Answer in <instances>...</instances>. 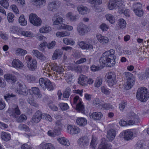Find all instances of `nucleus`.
<instances>
[{
	"label": "nucleus",
	"instance_id": "obj_1",
	"mask_svg": "<svg viewBox=\"0 0 149 149\" xmlns=\"http://www.w3.org/2000/svg\"><path fill=\"white\" fill-rule=\"evenodd\" d=\"M115 53L114 50L111 49L103 53L99 61L102 65L110 67L113 66L115 63Z\"/></svg>",
	"mask_w": 149,
	"mask_h": 149
},
{
	"label": "nucleus",
	"instance_id": "obj_2",
	"mask_svg": "<svg viewBox=\"0 0 149 149\" xmlns=\"http://www.w3.org/2000/svg\"><path fill=\"white\" fill-rule=\"evenodd\" d=\"M137 99L141 102H146L149 97V91L145 87L139 88L136 95Z\"/></svg>",
	"mask_w": 149,
	"mask_h": 149
},
{
	"label": "nucleus",
	"instance_id": "obj_3",
	"mask_svg": "<svg viewBox=\"0 0 149 149\" xmlns=\"http://www.w3.org/2000/svg\"><path fill=\"white\" fill-rule=\"evenodd\" d=\"M54 21L53 23L54 25H58L57 26V28L58 30L61 29H67L69 31H71L73 28L72 26L64 24H60L61 22H63V19L62 17H59L57 16V14L54 15L52 19Z\"/></svg>",
	"mask_w": 149,
	"mask_h": 149
},
{
	"label": "nucleus",
	"instance_id": "obj_4",
	"mask_svg": "<svg viewBox=\"0 0 149 149\" xmlns=\"http://www.w3.org/2000/svg\"><path fill=\"white\" fill-rule=\"evenodd\" d=\"M39 81L40 86L43 90L47 89L50 91L54 90L52 82L48 79L41 78L39 79Z\"/></svg>",
	"mask_w": 149,
	"mask_h": 149
},
{
	"label": "nucleus",
	"instance_id": "obj_5",
	"mask_svg": "<svg viewBox=\"0 0 149 149\" xmlns=\"http://www.w3.org/2000/svg\"><path fill=\"white\" fill-rule=\"evenodd\" d=\"M82 103V102L79 99V96H76L74 97L73 105H75L77 110L83 113L84 112L85 110Z\"/></svg>",
	"mask_w": 149,
	"mask_h": 149
},
{
	"label": "nucleus",
	"instance_id": "obj_6",
	"mask_svg": "<svg viewBox=\"0 0 149 149\" xmlns=\"http://www.w3.org/2000/svg\"><path fill=\"white\" fill-rule=\"evenodd\" d=\"M125 74L127 81V84L125 86V89L128 90L131 88L134 84V77L133 74L131 73L125 72Z\"/></svg>",
	"mask_w": 149,
	"mask_h": 149
},
{
	"label": "nucleus",
	"instance_id": "obj_7",
	"mask_svg": "<svg viewBox=\"0 0 149 149\" xmlns=\"http://www.w3.org/2000/svg\"><path fill=\"white\" fill-rule=\"evenodd\" d=\"M106 76L107 79V82L109 86L112 87L116 84L117 81L116 79V75L114 73L109 72L107 73Z\"/></svg>",
	"mask_w": 149,
	"mask_h": 149
},
{
	"label": "nucleus",
	"instance_id": "obj_8",
	"mask_svg": "<svg viewBox=\"0 0 149 149\" xmlns=\"http://www.w3.org/2000/svg\"><path fill=\"white\" fill-rule=\"evenodd\" d=\"M128 116L130 119L128 121V124L129 125H131L135 123H138L139 121V116L133 112H130L128 113Z\"/></svg>",
	"mask_w": 149,
	"mask_h": 149
},
{
	"label": "nucleus",
	"instance_id": "obj_9",
	"mask_svg": "<svg viewBox=\"0 0 149 149\" xmlns=\"http://www.w3.org/2000/svg\"><path fill=\"white\" fill-rule=\"evenodd\" d=\"M29 19L31 23L34 26H38L41 25V20L36 14H31L29 16Z\"/></svg>",
	"mask_w": 149,
	"mask_h": 149
},
{
	"label": "nucleus",
	"instance_id": "obj_10",
	"mask_svg": "<svg viewBox=\"0 0 149 149\" xmlns=\"http://www.w3.org/2000/svg\"><path fill=\"white\" fill-rule=\"evenodd\" d=\"M61 4V2L58 1H52L48 3L47 9L49 11H52L58 8L60 6Z\"/></svg>",
	"mask_w": 149,
	"mask_h": 149
},
{
	"label": "nucleus",
	"instance_id": "obj_11",
	"mask_svg": "<svg viewBox=\"0 0 149 149\" xmlns=\"http://www.w3.org/2000/svg\"><path fill=\"white\" fill-rule=\"evenodd\" d=\"M77 143L80 147L85 148L89 144V139L86 136L81 137L78 139Z\"/></svg>",
	"mask_w": 149,
	"mask_h": 149
},
{
	"label": "nucleus",
	"instance_id": "obj_12",
	"mask_svg": "<svg viewBox=\"0 0 149 149\" xmlns=\"http://www.w3.org/2000/svg\"><path fill=\"white\" fill-rule=\"evenodd\" d=\"M77 30L79 35L83 36L87 33L88 28L86 25L81 23H80L77 26Z\"/></svg>",
	"mask_w": 149,
	"mask_h": 149
},
{
	"label": "nucleus",
	"instance_id": "obj_13",
	"mask_svg": "<svg viewBox=\"0 0 149 149\" xmlns=\"http://www.w3.org/2000/svg\"><path fill=\"white\" fill-rule=\"evenodd\" d=\"M68 132L72 135L77 134L79 133L80 131L79 128L77 126L72 125H70L67 128Z\"/></svg>",
	"mask_w": 149,
	"mask_h": 149
},
{
	"label": "nucleus",
	"instance_id": "obj_14",
	"mask_svg": "<svg viewBox=\"0 0 149 149\" xmlns=\"http://www.w3.org/2000/svg\"><path fill=\"white\" fill-rule=\"evenodd\" d=\"M78 44L80 47L83 49L90 50L93 48V45L88 42L81 41L79 42Z\"/></svg>",
	"mask_w": 149,
	"mask_h": 149
},
{
	"label": "nucleus",
	"instance_id": "obj_15",
	"mask_svg": "<svg viewBox=\"0 0 149 149\" xmlns=\"http://www.w3.org/2000/svg\"><path fill=\"white\" fill-rule=\"evenodd\" d=\"M120 1L117 0H110V2L108 5V8L110 10H112L119 6Z\"/></svg>",
	"mask_w": 149,
	"mask_h": 149
},
{
	"label": "nucleus",
	"instance_id": "obj_16",
	"mask_svg": "<svg viewBox=\"0 0 149 149\" xmlns=\"http://www.w3.org/2000/svg\"><path fill=\"white\" fill-rule=\"evenodd\" d=\"M12 109L11 115L14 118L17 117L20 114V111L18 106L16 104L14 105L12 107Z\"/></svg>",
	"mask_w": 149,
	"mask_h": 149
},
{
	"label": "nucleus",
	"instance_id": "obj_17",
	"mask_svg": "<svg viewBox=\"0 0 149 149\" xmlns=\"http://www.w3.org/2000/svg\"><path fill=\"white\" fill-rule=\"evenodd\" d=\"M133 135V132L130 130H127L124 131V138L126 140L128 141L132 139Z\"/></svg>",
	"mask_w": 149,
	"mask_h": 149
},
{
	"label": "nucleus",
	"instance_id": "obj_18",
	"mask_svg": "<svg viewBox=\"0 0 149 149\" xmlns=\"http://www.w3.org/2000/svg\"><path fill=\"white\" fill-rule=\"evenodd\" d=\"M116 136L115 131L113 129H111L107 131V138L109 141H111L114 139Z\"/></svg>",
	"mask_w": 149,
	"mask_h": 149
},
{
	"label": "nucleus",
	"instance_id": "obj_19",
	"mask_svg": "<svg viewBox=\"0 0 149 149\" xmlns=\"http://www.w3.org/2000/svg\"><path fill=\"white\" fill-rule=\"evenodd\" d=\"M4 78L8 82H12L14 83L17 81L16 77L13 74H5L4 76Z\"/></svg>",
	"mask_w": 149,
	"mask_h": 149
},
{
	"label": "nucleus",
	"instance_id": "obj_20",
	"mask_svg": "<svg viewBox=\"0 0 149 149\" xmlns=\"http://www.w3.org/2000/svg\"><path fill=\"white\" fill-rule=\"evenodd\" d=\"M37 65L36 60L35 59H33L31 62L27 64V66L30 70L33 71L36 69Z\"/></svg>",
	"mask_w": 149,
	"mask_h": 149
},
{
	"label": "nucleus",
	"instance_id": "obj_21",
	"mask_svg": "<svg viewBox=\"0 0 149 149\" xmlns=\"http://www.w3.org/2000/svg\"><path fill=\"white\" fill-rule=\"evenodd\" d=\"M90 116L91 118L95 120H98L101 118L103 116V114L100 112H95L92 113Z\"/></svg>",
	"mask_w": 149,
	"mask_h": 149
},
{
	"label": "nucleus",
	"instance_id": "obj_22",
	"mask_svg": "<svg viewBox=\"0 0 149 149\" xmlns=\"http://www.w3.org/2000/svg\"><path fill=\"white\" fill-rule=\"evenodd\" d=\"M32 53L38 59L44 61L45 60V56L41 52L37 50H33Z\"/></svg>",
	"mask_w": 149,
	"mask_h": 149
},
{
	"label": "nucleus",
	"instance_id": "obj_23",
	"mask_svg": "<svg viewBox=\"0 0 149 149\" xmlns=\"http://www.w3.org/2000/svg\"><path fill=\"white\" fill-rule=\"evenodd\" d=\"M63 54V52L60 49H58L55 50L52 58L53 60L59 59L61 58Z\"/></svg>",
	"mask_w": 149,
	"mask_h": 149
},
{
	"label": "nucleus",
	"instance_id": "obj_24",
	"mask_svg": "<svg viewBox=\"0 0 149 149\" xmlns=\"http://www.w3.org/2000/svg\"><path fill=\"white\" fill-rule=\"evenodd\" d=\"M40 149H55L54 145L51 143H42L39 146Z\"/></svg>",
	"mask_w": 149,
	"mask_h": 149
},
{
	"label": "nucleus",
	"instance_id": "obj_25",
	"mask_svg": "<svg viewBox=\"0 0 149 149\" xmlns=\"http://www.w3.org/2000/svg\"><path fill=\"white\" fill-rule=\"evenodd\" d=\"M96 37L98 40L102 44L107 43L109 42V40L108 38L101 34L97 35Z\"/></svg>",
	"mask_w": 149,
	"mask_h": 149
},
{
	"label": "nucleus",
	"instance_id": "obj_26",
	"mask_svg": "<svg viewBox=\"0 0 149 149\" xmlns=\"http://www.w3.org/2000/svg\"><path fill=\"white\" fill-rule=\"evenodd\" d=\"M13 66L16 68H22L23 66V63L18 59H14L12 62Z\"/></svg>",
	"mask_w": 149,
	"mask_h": 149
},
{
	"label": "nucleus",
	"instance_id": "obj_27",
	"mask_svg": "<svg viewBox=\"0 0 149 149\" xmlns=\"http://www.w3.org/2000/svg\"><path fill=\"white\" fill-rule=\"evenodd\" d=\"M111 146L109 145L107 143L105 139H102L101 144L100 145L98 149H110Z\"/></svg>",
	"mask_w": 149,
	"mask_h": 149
},
{
	"label": "nucleus",
	"instance_id": "obj_28",
	"mask_svg": "<svg viewBox=\"0 0 149 149\" xmlns=\"http://www.w3.org/2000/svg\"><path fill=\"white\" fill-rule=\"evenodd\" d=\"M87 77L84 75L80 76L79 78V83L83 86H85L87 85Z\"/></svg>",
	"mask_w": 149,
	"mask_h": 149
},
{
	"label": "nucleus",
	"instance_id": "obj_29",
	"mask_svg": "<svg viewBox=\"0 0 149 149\" xmlns=\"http://www.w3.org/2000/svg\"><path fill=\"white\" fill-rule=\"evenodd\" d=\"M76 123L78 125L84 126L87 124V120L85 118L79 117L76 120Z\"/></svg>",
	"mask_w": 149,
	"mask_h": 149
},
{
	"label": "nucleus",
	"instance_id": "obj_30",
	"mask_svg": "<svg viewBox=\"0 0 149 149\" xmlns=\"http://www.w3.org/2000/svg\"><path fill=\"white\" fill-rule=\"evenodd\" d=\"M77 10L79 13L82 15L87 14L88 13V8L82 5H80L77 7Z\"/></svg>",
	"mask_w": 149,
	"mask_h": 149
},
{
	"label": "nucleus",
	"instance_id": "obj_31",
	"mask_svg": "<svg viewBox=\"0 0 149 149\" xmlns=\"http://www.w3.org/2000/svg\"><path fill=\"white\" fill-rule=\"evenodd\" d=\"M22 29L16 26H13L10 29V32L12 33H16L17 35H21Z\"/></svg>",
	"mask_w": 149,
	"mask_h": 149
},
{
	"label": "nucleus",
	"instance_id": "obj_32",
	"mask_svg": "<svg viewBox=\"0 0 149 149\" xmlns=\"http://www.w3.org/2000/svg\"><path fill=\"white\" fill-rule=\"evenodd\" d=\"M67 19L71 22H75L77 20V16L74 15L71 12H69L66 15Z\"/></svg>",
	"mask_w": 149,
	"mask_h": 149
},
{
	"label": "nucleus",
	"instance_id": "obj_33",
	"mask_svg": "<svg viewBox=\"0 0 149 149\" xmlns=\"http://www.w3.org/2000/svg\"><path fill=\"white\" fill-rule=\"evenodd\" d=\"M33 4L37 7H40L44 5L46 3L45 0H33Z\"/></svg>",
	"mask_w": 149,
	"mask_h": 149
},
{
	"label": "nucleus",
	"instance_id": "obj_34",
	"mask_svg": "<svg viewBox=\"0 0 149 149\" xmlns=\"http://www.w3.org/2000/svg\"><path fill=\"white\" fill-rule=\"evenodd\" d=\"M51 69L52 70L56 71V72L58 74H61L62 72L61 68L57 65L56 63H53L51 65Z\"/></svg>",
	"mask_w": 149,
	"mask_h": 149
},
{
	"label": "nucleus",
	"instance_id": "obj_35",
	"mask_svg": "<svg viewBox=\"0 0 149 149\" xmlns=\"http://www.w3.org/2000/svg\"><path fill=\"white\" fill-rule=\"evenodd\" d=\"M1 136L2 139L5 141H9L11 138L10 134L6 132H2L1 133Z\"/></svg>",
	"mask_w": 149,
	"mask_h": 149
},
{
	"label": "nucleus",
	"instance_id": "obj_36",
	"mask_svg": "<svg viewBox=\"0 0 149 149\" xmlns=\"http://www.w3.org/2000/svg\"><path fill=\"white\" fill-rule=\"evenodd\" d=\"M58 141L61 144L65 146H68L70 144L68 140L64 137L59 138Z\"/></svg>",
	"mask_w": 149,
	"mask_h": 149
},
{
	"label": "nucleus",
	"instance_id": "obj_37",
	"mask_svg": "<svg viewBox=\"0 0 149 149\" xmlns=\"http://www.w3.org/2000/svg\"><path fill=\"white\" fill-rule=\"evenodd\" d=\"M97 143V139L93 135L92 136L91 141L90 143V147L92 148L93 149H94Z\"/></svg>",
	"mask_w": 149,
	"mask_h": 149
},
{
	"label": "nucleus",
	"instance_id": "obj_38",
	"mask_svg": "<svg viewBox=\"0 0 149 149\" xmlns=\"http://www.w3.org/2000/svg\"><path fill=\"white\" fill-rule=\"evenodd\" d=\"M21 35L29 38H32L34 36V34L31 32L29 31H24L23 30L22 31Z\"/></svg>",
	"mask_w": 149,
	"mask_h": 149
},
{
	"label": "nucleus",
	"instance_id": "obj_39",
	"mask_svg": "<svg viewBox=\"0 0 149 149\" xmlns=\"http://www.w3.org/2000/svg\"><path fill=\"white\" fill-rule=\"evenodd\" d=\"M107 20L111 24H113L115 22V19L114 17L111 14H108L105 15Z\"/></svg>",
	"mask_w": 149,
	"mask_h": 149
},
{
	"label": "nucleus",
	"instance_id": "obj_40",
	"mask_svg": "<svg viewBox=\"0 0 149 149\" xmlns=\"http://www.w3.org/2000/svg\"><path fill=\"white\" fill-rule=\"evenodd\" d=\"M70 32L67 31L61 32H57L56 33V36L58 37L67 36L70 35Z\"/></svg>",
	"mask_w": 149,
	"mask_h": 149
},
{
	"label": "nucleus",
	"instance_id": "obj_41",
	"mask_svg": "<svg viewBox=\"0 0 149 149\" xmlns=\"http://www.w3.org/2000/svg\"><path fill=\"white\" fill-rule=\"evenodd\" d=\"M26 78L27 81L29 83H33L36 80V78L31 74H29L26 76Z\"/></svg>",
	"mask_w": 149,
	"mask_h": 149
},
{
	"label": "nucleus",
	"instance_id": "obj_42",
	"mask_svg": "<svg viewBox=\"0 0 149 149\" xmlns=\"http://www.w3.org/2000/svg\"><path fill=\"white\" fill-rule=\"evenodd\" d=\"M19 129L21 130H23L25 132L29 131L30 129L29 127L25 124H21L18 126Z\"/></svg>",
	"mask_w": 149,
	"mask_h": 149
},
{
	"label": "nucleus",
	"instance_id": "obj_43",
	"mask_svg": "<svg viewBox=\"0 0 149 149\" xmlns=\"http://www.w3.org/2000/svg\"><path fill=\"white\" fill-rule=\"evenodd\" d=\"M19 22L21 25L24 26H25L27 24V22L25 20L23 15H21L19 19Z\"/></svg>",
	"mask_w": 149,
	"mask_h": 149
},
{
	"label": "nucleus",
	"instance_id": "obj_44",
	"mask_svg": "<svg viewBox=\"0 0 149 149\" xmlns=\"http://www.w3.org/2000/svg\"><path fill=\"white\" fill-rule=\"evenodd\" d=\"M63 42L64 43L67 45H74L75 42L73 40L68 38H64L63 40Z\"/></svg>",
	"mask_w": 149,
	"mask_h": 149
},
{
	"label": "nucleus",
	"instance_id": "obj_45",
	"mask_svg": "<svg viewBox=\"0 0 149 149\" xmlns=\"http://www.w3.org/2000/svg\"><path fill=\"white\" fill-rule=\"evenodd\" d=\"M126 24V21L123 19H120L118 20V25L120 28L123 29L125 28Z\"/></svg>",
	"mask_w": 149,
	"mask_h": 149
},
{
	"label": "nucleus",
	"instance_id": "obj_46",
	"mask_svg": "<svg viewBox=\"0 0 149 149\" xmlns=\"http://www.w3.org/2000/svg\"><path fill=\"white\" fill-rule=\"evenodd\" d=\"M17 93L21 95H26L28 94V91L26 89H19L17 90Z\"/></svg>",
	"mask_w": 149,
	"mask_h": 149
},
{
	"label": "nucleus",
	"instance_id": "obj_47",
	"mask_svg": "<svg viewBox=\"0 0 149 149\" xmlns=\"http://www.w3.org/2000/svg\"><path fill=\"white\" fill-rule=\"evenodd\" d=\"M31 89L33 94L35 95H37L39 97H41L42 95L40 94L39 90L38 87H32L31 88Z\"/></svg>",
	"mask_w": 149,
	"mask_h": 149
},
{
	"label": "nucleus",
	"instance_id": "obj_48",
	"mask_svg": "<svg viewBox=\"0 0 149 149\" xmlns=\"http://www.w3.org/2000/svg\"><path fill=\"white\" fill-rule=\"evenodd\" d=\"M51 29V28L49 27L45 26H43L40 29V32L42 33H46L50 31Z\"/></svg>",
	"mask_w": 149,
	"mask_h": 149
},
{
	"label": "nucleus",
	"instance_id": "obj_49",
	"mask_svg": "<svg viewBox=\"0 0 149 149\" xmlns=\"http://www.w3.org/2000/svg\"><path fill=\"white\" fill-rule=\"evenodd\" d=\"M136 15L139 17H141L143 15L144 12L142 8L133 11Z\"/></svg>",
	"mask_w": 149,
	"mask_h": 149
},
{
	"label": "nucleus",
	"instance_id": "obj_50",
	"mask_svg": "<svg viewBox=\"0 0 149 149\" xmlns=\"http://www.w3.org/2000/svg\"><path fill=\"white\" fill-rule=\"evenodd\" d=\"M28 102L30 105L32 106L36 107H38V104L36 103L34 100L31 97H30L28 99Z\"/></svg>",
	"mask_w": 149,
	"mask_h": 149
},
{
	"label": "nucleus",
	"instance_id": "obj_51",
	"mask_svg": "<svg viewBox=\"0 0 149 149\" xmlns=\"http://www.w3.org/2000/svg\"><path fill=\"white\" fill-rule=\"evenodd\" d=\"M59 106L63 111L67 110L69 108V106L66 103H61L59 104Z\"/></svg>",
	"mask_w": 149,
	"mask_h": 149
},
{
	"label": "nucleus",
	"instance_id": "obj_52",
	"mask_svg": "<svg viewBox=\"0 0 149 149\" xmlns=\"http://www.w3.org/2000/svg\"><path fill=\"white\" fill-rule=\"evenodd\" d=\"M89 3L95 6L99 5L102 3V0H88Z\"/></svg>",
	"mask_w": 149,
	"mask_h": 149
},
{
	"label": "nucleus",
	"instance_id": "obj_53",
	"mask_svg": "<svg viewBox=\"0 0 149 149\" xmlns=\"http://www.w3.org/2000/svg\"><path fill=\"white\" fill-rule=\"evenodd\" d=\"M8 1V0H1L0 4L5 8H7L9 5Z\"/></svg>",
	"mask_w": 149,
	"mask_h": 149
},
{
	"label": "nucleus",
	"instance_id": "obj_54",
	"mask_svg": "<svg viewBox=\"0 0 149 149\" xmlns=\"http://www.w3.org/2000/svg\"><path fill=\"white\" fill-rule=\"evenodd\" d=\"M141 8L142 5L140 3H135L133 5L132 9L133 11Z\"/></svg>",
	"mask_w": 149,
	"mask_h": 149
},
{
	"label": "nucleus",
	"instance_id": "obj_55",
	"mask_svg": "<svg viewBox=\"0 0 149 149\" xmlns=\"http://www.w3.org/2000/svg\"><path fill=\"white\" fill-rule=\"evenodd\" d=\"M141 77L142 79L149 77V68L146 69L145 73L141 74Z\"/></svg>",
	"mask_w": 149,
	"mask_h": 149
},
{
	"label": "nucleus",
	"instance_id": "obj_56",
	"mask_svg": "<svg viewBox=\"0 0 149 149\" xmlns=\"http://www.w3.org/2000/svg\"><path fill=\"white\" fill-rule=\"evenodd\" d=\"M145 145L144 141L143 140H141L138 142L136 144V147L140 149H143Z\"/></svg>",
	"mask_w": 149,
	"mask_h": 149
},
{
	"label": "nucleus",
	"instance_id": "obj_57",
	"mask_svg": "<svg viewBox=\"0 0 149 149\" xmlns=\"http://www.w3.org/2000/svg\"><path fill=\"white\" fill-rule=\"evenodd\" d=\"M16 95L13 94L12 93H8L6 94L4 96V99L7 101L10 100V99L11 97H16Z\"/></svg>",
	"mask_w": 149,
	"mask_h": 149
},
{
	"label": "nucleus",
	"instance_id": "obj_58",
	"mask_svg": "<svg viewBox=\"0 0 149 149\" xmlns=\"http://www.w3.org/2000/svg\"><path fill=\"white\" fill-rule=\"evenodd\" d=\"M16 52L17 54L21 55H24L27 53L26 50L20 48L17 49L16 50Z\"/></svg>",
	"mask_w": 149,
	"mask_h": 149
},
{
	"label": "nucleus",
	"instance_id": "obj_59",
	"mask_svg": "<svg viewBox=\"0 0 149 149\" xmlns=\"http://www.w3.org/2000/svg\"><path fill=\"white\" fill-rule=\"evenodd\" d=\"M71 90L70 88H67L63 94V97L65 98H68L70 95Z\"/></svg>",
	"mask_w": 149,
	"mask_h": 149
},
{
	"label": "nucleus",
	"instance_id": "obj_60",
	"mask_svg": "<svg viewBox=\"0 0 149 149\" xmlns=\"http://www.w3.org/2000/svg\"><path fill=\"white\" fill-rule=\"evenodd\" d=\"M102 108L107 110L111 109L113 108V106L109 104H102Z\"/></svg>",
	"mask_w": 149,
	"mask_h": 149
},
{
	"label": "nucleus",
	"instance_id": "obj_61",
	"mask_svg": "<svg viewBox=\"0 0 149 149\" xmlns=\"http://www.w3.org/2000/svg\"><path fill=\"white\" fill-rule=\"evenodd\" d=\"M127 102L126 101H123L119 104V108L120 110L123 111L126 106Z\"/></svg>",
	"mask_w": 149,
	"mask_h": 149
},
{
	"label": "nucleus",
	"instance_id": "obj_62",
	"mask_svg": "<svg viewBox=\"0 0 149 149\" xmlns=\"http://www.w3.org/2000/svg\"><path fill=\"white\" fill-rule=\"evenodd\" d=\"M26 119V116L24 115H21L17 119V121L19 123L23 122Z\"/></svg>",
	"mask_w": 149,
	"mask_h": 149
},
{
	"label": "nucleus",
	"instance_id": "obj_63",
	"mask_svg": "<svg viewBox=\"0 0 149 149\" xmlns=\"http://www.w3.org/2000/svg\"><path fill=\"white\" fill-rule=\"evenodd\" d=\"M102 104L101 101L98 98L95 99L93 101V104L95 106L102 105Z\"/></svg>",
	"mask_w": 149,
	"mask_h": 149
},
{
	"label": "nucleus",
	"instance_id": "obj_64",
	"mask_svg": "<svg viewBox=\"0 0 149 149\" xmlns=\"http://www.w3.org/2000/svg\"><path fill=\"white\" fill-rule=\"evenodd\" d=\"M102 83V80L101 78L98 79L95 81L94 86L95 87H99Z\"/></svg>",
	"mask_w": 149,
	"mask_h": 149
}]
</instances>
